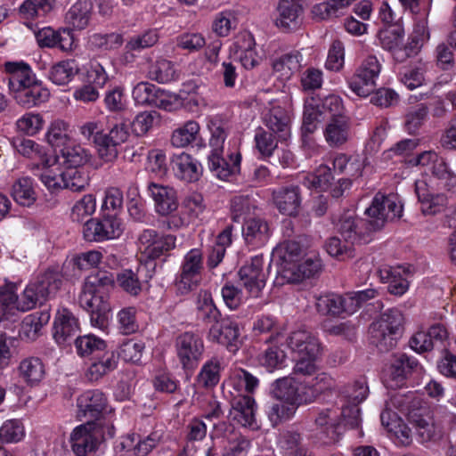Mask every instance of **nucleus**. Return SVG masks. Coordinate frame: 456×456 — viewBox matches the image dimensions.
Segmentation results:
<instances>
[{
  "label": "nucleus",
  "mask_w": 456,
  "mask_h": 456,
  "mask_svg": "<svg viewBox=\"0 0 456 456\" xmlns=\"http://www.w3.org/2000/svg\"><path fill=\"white\" fill-rule=\"evenodd\" d=\"M208 126L211 133L209 144L212 148L208 155V167L220 180H228L239 173L241 156L240 153L231 154L229 161L223 158L224 142L229 129L226 120L221 116H213Z\"/></svg>",
  "instance_id": "nucleus-1"
},
{
  "label": "nucleus",
  "mask_w": 456,
  "mask_h": 456,
  "mask_svg": "<svg viewBox=\"0 0 456 456\" xmlns=\"http://www.w3.org/2000/svg\"><path fill=\"white\" fill-rule=\"evenodd\" d=\"M404 317L398 309H388L369 327L370 341L380 352H388L395 347L402 336Z\"/></svg>",
  "instance_id": "nucleus-2"
},
{
  "label": "nucleus",
  "mask_w": 456,
  "mask_h": 456,
  "mask_svg": "<svg viewBox=\"0 0 456 456\" xmlns=\"http://www.w3.org/2000/svg\"><path fill=\"white\" fill-rule=\"evenodd\" d=\"M62 283L61 275L58 271L47 270L29 282L19 296L18 310L29 311L45 301L55 297Z\"/></svg>",
  "instance_id": "nucleus-3"
},
{
  "label": "nucleus",
  "mask_w": 456,
  "mask_h": 456,
  "mask_svg": "<svg viewBox=\"0 0 456 456\" xmlns=\"http://www.w3.org/2000/svg\"><path fill=\"white\" fill-rule=\"evenodd\" d=\"M314 423L320 433L330 441H336L342 424L351 428L359 427L361 423L360 409L355 406L349 408L344 404H341L340 407H329L319 411Z\"/></svg>",
  "instance_id": "nucleus-4"
},
{
  "label": "nucleus",
  "mask_w": 456,
  "mask_h": 456,
  "mask_svg": "<svg viewBox=\"0 0 456 456\" xmlns=\"http://www.w3.org/2000/svg\"><path fill=\"white\" fill-rule=\"evenodd\" d=\"M132 94L137 103L156 107L164 111H178L184 104L179 95L158 88L149 82L138 83Z\"/></svg>",
  "instance_id": "nucleus-5"
},
{
  "label": "nucleus",
  "mask_w": 456,
  "mask_h": 456,
  "mask_svg": "<svg viewBox=\"0 0 456 456\" xmlns=\"http://www.w3.org/2000/svg\"><path fill=\"white\" fill-rule=\"evenodd\" d=\"M403 205L395 195L376 194L366 208L367 222L372 232L382 229L386 223L402 216Z\"/></svg>",
  "instance_id": "nucleus-6"
},
{
  "label": "nucleus",
  "mask_w": 456,
  "mask_h": 456,
  "mask_svg": "<svg viewBox=\"0 0 456 456\" xmlns=\"http://www.w3.org/2000/svg\"><path fill=\"white\" fill-rule=\"evenodd\" d=\"M381 71V63L374 55L368 56L350 77L348 84L352 91L366 97L376 89V80Z\"/></svg>",
  "instance_id": "nucleus-7"
},
{
  "label": "nucleus",
  "mask_w": 456,
  "mask_h": 456,
  "mask_svg": "<svg viewBox=\"0 0 456 456\" xmlns=\"http://www.w3.org/2000/svg\"><path fill=\"white\" fill-rule=\"evenodd\" d=\"M176 356L183 370H194L202 359L205 350L203 339L193 332L179 335L175 343Z\"/></svg>",
  "instance_id": "nucleus-8"
},
{
  "label": "nucleus",
  "mask_w": 456,
  "mask_h": 456,
  "mask_svg": "<svg viewBox=\"0 0 456 456\" xmlns=\"http://www.w3.org/2000/svg\"><path fill=\"white\" fill-rule=\"evenodd\" d=\"M336 229L346 243L351 245L367 243L371 240L372 231L367 222L351 212L344 213L336 223Z\"/></svg>",
  "instance_id": "nucleus-9"
},
{
  "label": "nucleus",
  "mask_w": 456,
  "mask_h": 456,
  "mask_svg": "<svg viewBox=\"0 0 456 456\" xmlns=\"http://www.w3.org/2000/svg\"><path fill=\"white\" fill-rule=\"evenodd\" d=\"M264 257L262 255L255 256L250 262L241 266L238 275L242 286L252 297H260L265 286L266 274L264 271Z\"/></svg>",
  "instance_id": "nucleus-10"
},
{
  "label": "nucleus",
  "mask_w": 456,
  "mask_h": 456,
  "mask_svg": "<svg viewBox=\"0 0 456 456\" xmlns=\"http://www.w3.org/2000/svg\"><path fill=\"white\" fill-rule=\"evenodd\" d=\"M410 422L415 429L417 441L421 444H435L444 436L442 426L428 411L410 413Z\"/></svg>",
  "instance_id": "nucleus-11"
},
{
  "label": "nucleus",
  "mask_w": 456,
  "mask_h": 456,
  "mask_svg": "<svg viewBox=\"0 0 456 456\" xmlns=\"http://www.w3.org/2000/svg\"><path fill=\"white\" fill-rule=\"evenodd\" d=\"M203 270V254L199 248L191 249L183 257L178 281L179 289L190 291L195 289L201 281Z\"/></svg>",
  "instance_id": "nucleus-12"
},
{
  "label": "nucleus",
  "mask_w": 456,
  "mask_h": 456,
  "mask_svg": "<svg viewBox=\"0 0 456 456\" xmlns=\"http://www.w3.org/2000/svg\"><path fill=\"white\" fill-rule=\"evenodd\" d=\"M122 224L113 216H108L102 220L90 219L84 225V237L89 241H103L118 238L122 233Z\"/></svg>",
  "instance_id": "nucleus-13"
},
{
  "label": "nucleus",
  "mask_w": 456,
  "mask_h": 456,
  "mask_svg": "<svg viewBox=\"0 0 456 456\" xmlns=\"http://www.w3.org/2000/svg\"><path fill=\"white\" fill-rule=\"evenodd\" d=\"M69 443L77 456H86L94 452L99 444L96 424L92 420L76 427L70 434Z\"/></svg>",
  "instance_id": "nucleus-14"
},
{
  "label": "nucleus",
  "mask_w": 456,
  "mask_h": 456,
  "mask_svg": "<svg viewBox=\"0 0 456 456\" xmlns=\"http://www.w3.org/2000/svg\"><path fill=\"white\" fill-rule=\"evenodd\" d=\"M175 245L173 235H160L155 230H144L139 237V248L142 253L151 259H156Z\"/></svg>",
  "instance_id": "nucleus-15"
},
{
  "label": "nucleus",
  "mask_w": 456,
  "mask_h": 456,
  "mask_svg": "<svg viewBox=\"0 0 456 456\" xmlns=\"http://www.w3.org/2000/svg\"><path fill=\"white\" fill-rule=\"evenodd\" d=\"M147 191L153 200L158 215L167 216L177 210L178 197L173 187L151 182L148 183Z\"/></svg>",
  "instance_id": "nucleus-16"
},
{
  "label": "nucleus",
  "mask_w": 456,
  "mask_h": 456,
  "mask_svg": "<svg viewBox=\"0 0 456 456\" xmlns=\"http://www.w3.org/2000/svg\"><path fill=\"white\" fill-rule=\"evenodd\" d=\"M322 264L320 259L306 258L292 265L278 267V275L282 283H299L319 273Z\"/></svg>",
  "instance_id": "nucleus-17"
},
{
  "label": "nucleus",
  "mask_w": 456,
  "mask_h": 456,
  "mask_svg": "<svg viewBox=\"0 0 456 456\" xmlns=\"http://www.w3.org/2000/svg\"><path fill=\"white\" fill-rule=\"evenodd\" d=\"M286 344L295 356L318 357L321 353L318 338L305 329L291 331L286 338Z\"/></svg>",
  "instance_id": "nucleus-18"
},
{
  "label": "nucleus",
  "mask_w": 456,
  "mask_h": 456,
  "mask_svg": "<svg viewBox=\"0 0 456 456\" xmlns=\"http://www.w3.org/2000/svg\"><path fill=\"white\" fill-rule=\"evenodd\" d=\"M315 307L322 315L339 316L342 314H353L355 313V304L346 295L327 293L316 297Z\"/></svg>",
  "instance_id": "nucleus-19"
},
{
  "label": "nucleus",
  "mask_w": 456,
  "mask_h": 456,
  "mask_svg": "<svg viewBox=\"0 0 456 456\" xmlns=\"http://www.w3.org/2000/svg\"><path fill=\"white\" fill-rule=\"evenodd\" d=\"M276 11V27L286 32L291 31L300 25L304 12L303 0H279Z\"/></svg>",
  "instance_id": "nucleus-20"
},
{
  "label": "nucleus",
  "mask_w": 456,
  "mask_h": 456,
  "mask_svg": "<svg viewBox=\"0 0 456 456\" xmlns=\"http://www.w3.org/2000/svg\"><path fill=\"white\" fill-rule=\"evenodd\" d=\"M240 338L238 323L230 317L219 319L209 329L208 338L227 348L237 347Z\"/></svg>",
  "instance_id": "nucleus-21"
},
{
  "label": "nucleus",
  "mask_w": 456,
  "mask_h": 456,
  "mask_svg": "<svg viewBox=\"0 0 456 456\" xmlns=\"http://www.w3.org/2000/svg\"><path fill=\"white\" fill-rule=\"evenodd\" d=\"M34 34L40 47H58L64 52L72 49L74 38L70 28L55 30L51 27H44L35 30Z\"/></svg>",
  "instance_id": "nucleus-22"
},
{
  "label": "nucleus",
  "mask_w": 456,
  "mask_h": 456,
  "mask_svg": "<svg viewBox=\"0 0 456 456\" xmlns=\"http://www.w3.org/2000/svg\"><path fill=\"white\" fill-rule=\"evenodd\" d=\"M170 166L175 176L183 182H196L202 175L200 163L185 152L174 154L170 159Z\"/></svg>",
  "instance_id": "nucleus-23"
},
{
  "label": "nucleus",
  "mask_w": 456,
  "mask_h": 456,
  "mask_svg": "<svg viewBox=\"0 0 456 456\" xmlns=\"http://www.w3.org/2000/svg\"><path fill=\"white\" fill-rule=\"evenodd\" d=\"M351 120L348 116H330L323 134L330 147H339L350 138Z\"/></svg>",
  "instance_id": "nucleus-24"
},
{
  "label": "nucleus",
  "mask_w": 456,
  "mask_h": 456,
  "mask_svg": "<svg viewBox=\"0 0 456 456\" xmlns=\"http://www.w3.org/2000/svg\"><path fill=\"white\" fill-rule=\"evenodd\" d=\"M418 366V361L404 354L395 355L386 374L387 387L395 389L403 386L407 374Z\"/></svg>",
  "instance_id": "nucleus-25"
},
{
  "label": "nucleus",
  "mask_w": 456,
  "mask_h": 456,
  "mask_svg": "<svg viewBox=\"0 0 456 456\" xmlns=\"http://www.w3.org/2000/svg\"><path fill=\"white\" fill-rule=\"evenodd\" d=\"M415 192L424 215H436L441 212L447 203L446 196L443 193H435L426 180L416 181Z\"/></svg>",
  "instance_id": "nucleus-26"
},
{
  "label": "nucleus",
  "mask_w": 456,
  "mask_h": 456,
  "mask_svg": "<svg viewBox=\"0 0 456 456\" xmlns=\"http://www.w3.org/2000/svg\"><path fill=\"white\" fill-rule=\"evenodd\" d=\"M106 403L107 399L102 391L87 390L77 397V417L96 419L103 411Z\"/></svg>",
  "instance_id": "nucleus-27"
},
{
  "label": "nucleus",
  "mask_w": 456,
  "mask_h": 456,
  "mask_svg": "<svg viewBox=\"0 0 456 456\" xmlns=\"http://www.w3.org/2000/svg\"><path fill=\"white\" fill-rule=\"evenodd\" d=\"M273 201L280 213L297 216L301 206L300 191L297 186H284L273 191Z\"/></svg>",
  "instance_id": "nucleus-28"
},
{
  "label": "nucleus",
  "mask_w": 456,
  "mask_h": 456,
  "mask_svg": "<svg viewBox=\"0 0 456 456\" xmlns=\"http://www.w3.org/2000/svg\"><path fill=\"white\" fill-rule=\"evenodd\" d=\"M5 70L10 74L8 86L13 96L37 82L30 67L24 62H6Z\"/></svg>",
  "instance_id": "nucleus-29"
},
{
  "label": "nucleus",
  "mask_w": 456,
  "mask_h": 456,
  "mask_svg": "<svg viewBox=\"0 0 456 456\" xmlns=\"http://www.w3.org/2000/svg\"><path fill=\"white\" fill-rule=\"evenodd\" d=\"M242 236L248 245L254 248L264 246L270 238L267 222L260 217H249L244 221Z\"/></svg>",
  "instance_id": "nucleus-30"
},
{
  "label": "nucleus",
  "mask_w": 456,
  "mask_h": 456,
  "mask_svg": "<svg viewBox=\"0 0 456 456\" xmlns=\"http://www.w3.org/2000/svg\"><path fill=\"white\" fill-rule=\"evenodd\" d=\"M382 282L387 283V290L395 296L403 295L409 289V273L401 266H384L379 270Z\"/></svg>",
  "instance_id": "nucleus-31"
},
{
  "label": "nucleus",
  "mask_w": 456,
  "mask_h": 456,
  "mask_svg": "<svg viewBox=\"0 0 456 456\" xmlns=\"http://www.w3.org/2000/svg\"><path fill=\"white\" fill-rule=\"evenodd\" d=\"M53 338L61 345L79 330L78 320L67 308L59 309L54 319Z\"/></svg>",
  "instance_id": "nucleus-32"
},
{
  "label": "nucleus",
  "mask_w": 456,
  "mask_h": 456,
  "mask_svg": "<svg viewBox=\"0 0 456 456\" xmlns=\"http://www.w3.org/2000/svg\"><path fill=\"white\" fill-rule=\"evenodd\" d=\"M162 435L154 431L142 438L139 435L130 434L124 437L121 446L132 451L135 456H147L160 442Z\"/></svg>",
  "instance_id": "nucleus-33"
},
{
  "label": "nucleus",
  "mask_w": 456,
  "mask_h": 456,
  "mask_svg": "<svg viewBox=\"0 0 456 456\" xmlns=\"http://www.w3.org/2000/svg\"><path fill=\"white\" fill-rule=\"evenodd\" d=\"M255 411L254 398L249 395H240L234 400L230 415L239 425L255 428L256 426Z\"/></svg>",
  "instance_id": "nucleus-34"
},
{
  "label": "nucleus",
  "mask_w": 456,
  "mask_h": 456,
  "mask_svg": "<svg viewBox=\"0 0 456 456\" xmlns=\"http://www.w3.org/2000/svg\"><path fill=\"white\" fill-rule=\"evenodd\" d=\"M344 105L338 95H329L323 99L311 97L305 102L303 114H342Z\"/></svg>",
  "instance_id": "nucleus-35"
},
{
  "label": "nucleus",
  "mask_w": 456,
  "mask_h": 456,
  "mask_svg": "<svg viewBox=\"0 0 456 456\" xmlns=\"http://www.w3.org/2000/svg\"><path fill=\"white\" fill-rule=\"evenodd\" d=\"M50 317L48 310L27 315L21 322L19 332L20 338L27 341H35L41 335L42 328L49 322Z\"/></svg>",
  "instance_id": "nucleus-36"
},
{
  "label": "nucleus",
  "mask_w": 456,
  "mask_h": 456,
  "mask_svg": "<svg viewBox=\"0 0 456 456\" xmlns=\"http://www.w3.org/2000/svg\"><path fill=\"white\" fill-rule=\"evenodd\" d=\"M272 393L277 401L293 403L299 405L307 402L299 393V387L293 378L285 377L275 381Z\"/></svg>",
  "instance_id": "nucleus-37"
},
{
  "label": "nucleus",
  "mask_w": 456,
  "mask_h": 456,
  "mask_svg": "<svg viewBox=\"0 0 456 456\" xmlns=\"http://www.w3.org/2000/svg\"><path fill=\"white\" fill-rule=\"evenodd\" d=\"M91 0H77L66 12L65 21L73 29L82 30L88 25L92 16Z\"/></svg>",
  "instance_id": "nucleus-38"
},
{
  "label": "nucleus",
  "mask_w": 456,
  "mask_h": 456,
  "mask_svg": "<svg viewBox=\"0 0 456 456\" xmlns=\"http://www.w3.org/2000/svg\"><path fill=\"white\" fill-rule=\"evenodd\" d=\"M118 366V356L114 351H105L94 358L86 376L90 381H97L103 376L113 371Z\"/></svg>",
  "instance_id": "nucleus-39"
},
{
  "label": "nucleus",
  "mask_w": 456,
  "mask_h": 456,
  "mask_svg": "<svg viewBox=\"0 0 456 456\" xmlns=\"http://www.w3.org/2000/svg\"><path fill=\"white\" fill-rule=\"evenodd\" d=\"M19 376L29 387L37 386L45 376V367L38 357L23 359L18 367Z\"/></svg>",
  "instance_id": "nucleus-40"
},
{
  "label": "nucleus",
  "mask_w": 456,
  "mask_h": 456,
  "mask_svg": "<svg viewBox=\"0 0 456 456\" xmlns=\"http://www.w3.org/2000/svg\"><path fill=\"white\" fill-rule=\"evenodd\" d=\"M303 56L298 51L285 53L273 61V69L281 79H289L302 68Z\"/></svg>",
  "instance_id": "nucleus-41"
},
{
  "label": "nucleus",
  "mask_w": 456,
  "mask_h": 456,
  "mask_svg": "<svg viewBox=\"0 0 456 456\" xmlns=\"http://www.w3.org/2000/svg\"><path fill=\"white\" fill-rule=\"evenodd\" d=\"M303 249L295 240H286L277 245L273 250V257L278 267L292 265L302 260Z\"/></svg>",
  "instance_id": "nucleus-42"
},
{
  "label": "nucleus",
  "mask_w": 456,
  "mask_h": 456,
  "mask_svg": "<svg viewBox=\"0 0 456 456\" xmlns=\"http://www.w3.org/2000/svg\"><path fill=\"white\" fill-rule=\"evenodd\" d=\"M50 91L43 86L42 83L36 82L20 94L14 95V99L20 106L30 109L48 101Z\"/></svg>",
  "instance_id": "nucleus-43"
},
{
  "label": "nucleus",
  "mask_w": 456,
  "mask_h": 456,
  "mask_svg": "<svg viewBox=\"0 0 456 456\" xmlns=\"http://www.w3.org/2000/svg\"><path fill=\"white\" fill-rule=\"evenodd\" d=\"M379 39L382 48L389 51L395 61L396 51H400L404 37V28L401 23L389 25L380 29Z\"/></svg>",
  "instance_id": "nucleus-44"
},
{
  "label": "nucleus",
  "mask_w": 456,
  "mask_h": 456,
  "mask_svg": "<svg viewBox=\"0 0 456 456\" xmlns=\"http://www.w3.org/2000/svg\"><path fill=\"white\" fill-rule=\"evenodd\" d=\"M12 196L21 206L33 205L37 200L33 179L29 176L18 178L12 184Z\"/></svg>",
  "instance_id": "nucleus-45"
},
{
  "label": "nucleus",
  "mask_w": 456,
  "mask_h": 456,
  "mask_svg": "<svg viewBox=\"0 0 456 456\" xmlns=\"http://www.w3.org/2000/svg\"><path fill=\"white\" fill-rule=\"evenodd\" d=\"M333 167L340 174L348 176L351 181L362 176L363 160L359 156H350L340 153L333 160Z\"/></svg>",
  "instance_id": "nucleus-46"
},
{
  "label": "nucleus",
  "mask_w": 456,
  "mask_h": 456,
  "mask_svg": "<svg viewBox=\"0 0 456 456\" xmlns=\"http://www.w3.org/2000/svg\"><path fill=\"white\" fill-rule=\"evenodd\" d=\"M56 0H25L19 7L20 19L28 20L45 16L53 11Z\"/></svg>",
  "instance_id": "nucleus-47"
},
{
  "label": "nucleus",
  "mask_w": 456,
  "mask_h": 456,
  "mask_svg": "<svg viewBox=\"0 0 456 456\" xmlns=\"http://www.w3.org/2000/svg\"><path fill=\"white\" fill-rule=\"evenodd\" d=\"M196 310L198 316L208 323L217 322L221 317V313L216 306L211 293L208 290H200L198 293Z\"/></svg>",
  "instance_id": "nucleus-48"
},
{
  "label": "nucleus",
  "mask_w": 456,
  "mask_h": 456,
  "mask_svg": "<svg viewBox=\"0 0 456 456\" xmlns=\"http://www.w3.org/2000/svg\"><path fill=\"white\" fill-rule=\"evenodd\" d=\"M148 77L151 80L164 84L175 80L178 74L172 61L159 59L149 67Z\"/></svg>",
  "instance_id": "nucleus-49"
},
{
  "label": "nucleus",
  "mask_w": 456,
  "mask_h": 456,
  "mask_svg": "<svg viewBox=\"0 0 456 456\" xmlns=\"http://www.w3.org/2000/svg\"><path fill=\"white\" fill-rule=\"evenodd\" d=\"M279 446L285 456H312L304 447L301 435L295 431L282 433Z\"/></svg>",
  "instance_id": "nucleus-50"
},
{
  "label": "nucleus",
  "mask_w": 456,
  "mask_h": 456,
  "mask_svg": "<svg viewBox=\"0 0 456 456\" xmlns=\"http://www.w3.org/2000/svg\"><path fill=\"white\" fill-rule=\"evenodd\" d=\"M78 68L74 60L61 61L54 64L49 71L50 80L58 86L68 85L77 74Z\"/></svg>",
  "instance_id": "nucleus-51"
},
{
  "label": "nucleus",
  "mask_w": 456,
  "mask_h": 456,
  "mask_svg": "<svg viewBox=\"0 0 456 456\" xmlns=\"http://www.w3.org/2000/svg\"><path fill=\"white\" fill-rule=\"evenodd\" d=\"M90 314V322L93 327L104 330L108 325L110 305L107 299H94L90 306H82Z\"/></svg>",
  "instance_id": "nucleus-52"
},
{
  "label": "nucleus",
  "mask_w": 456,
  "mask_h": 456,
  "mask_svg": "<svg viewBox=\"0 0 456 456\" xmlns=\"http://www.w3.org/2000/svg\"><path fill=\"white\" fill-rule=\"evenodd\" d=\"M332 180L333 175L330 167L321 165L314 173L305 175L302 183L308 189L326 191L330 186Z\"/></svg>",
  "instance_id": "nucleus-53"
},
{
  "label": "nucleus",
  "mask_w": 456,
  "mask_h": 456,
  "mask_svg": "<svg viewBox=\"0 0 456 456\" xmlns=\"http://www.w3.org/2000/svg\"><path fill=\"white\" fill-rule=\"evenodd\" d=\"M75 346L77 354L80 356L92 354L94 358L106 351L105 341L94 335H86L77 338L75 341Z\"/></svg>",
  "instance_id": "nucleus-54"
},
{
  "label": "nucleus",
  "mask_w": 456,
  "mask_h": 456,
  "mask_svg": "<svg viewBox=\"0 0 456 456\" xmlns=\"http://www.w3.org/2000/svg\"><path fill=\"white\" fill-rule=\"evenodd\" d=\"M61 155L69 168H77L86 164L90 159L89 151L80 145L68 143L61 149Z\"/></svg>",
  "instance_id": "nucleus-55"
},
{
  "label": "nucleus",
  "mask_w": 456,
  "mask_h": 456,
  "mask_svg": "<svg viewBox=\"0 0 456 456\" xmlns=\"http://www.w3.org/2000/svg\"><path fill=\"white\" fill-rule=\"evenodd\" d=\"M368 395V387L363 381H356L347 386L340 395V403L346 407H358V404L366 399Z\"/></svg>",
  "instance_id": "nucleus-56"
},
{
  "label": "nucleus",
  "mask_w": 456,
  "mask_h": 456,
  "mask_svg": "<svg viewBox=\"0 0 456 456\" xmlns=\"http://www.w3.org/2000/svg\"><path fill=\"white\" fill-rule=\"evenodd\" d=\"M200 131V126L195 121H188L184 126L175 129L171 136L174 147L183 148L195 141Z\"/></svg>",
  "instance_id": "nucleus-57"
},
{
  "label": "nucleus",
  "mask_w": 456,
  "mask_h": 456,
  "mask_svg": "<svg viewBox=\"0 0 456 456\" xmlns=\"http://www.w3.org/2000/svg\"><path fill=\"white\" fill-rule=\"evenodd\" d=\"M220 361L217 358L207 361L198 374L199 384L204 387H215L220 379Z\"/></svg>",
  "instance_id": "nucleus-58"
},
{
  "label": "nucleus",
  "mask_w": 456,
  "mask_h": 456,
  "mask_svg": "<svg viewBox=\"0 0 456 456\" xmlns=\"http://www.w3.org/2000/svg\"><path fill=\"white\" fill-rule=\"evenodd\" d=\"M89 175L84 169L68 168L64 171L63 189L71 191H84L89 184Z\"/></svg>",
  "instance_id": "nucleus-59"
},
{
  "label": "nucleus",
  "mask_w": 456,
  "mask_h": 456,
  "mask_svg": "<svg viewBox=\"0 0 456 456\" xmlns=\"http://www.w3.org/2000/svg\"><path fill=\"white\" fill-rule=\"evenodd\" d=\"M229 383L239 392L253 393L258 386V379L242 369H235L231 373Z\"/></svg>",
  "instance_id": "nucleus-60"
},
{
  "label": "nucleus",
  "mask_w": 456,
  "mask_h": 456,
  "mask_svg": "<svg viewBox=\"0 0 456 456\" xmlns=\"http://www.w3.org/2000/svg\"><path fill=\"white\" fill-rule=\"evenodd\" d=\"M205 208L203 196L198 192L190 193L182 202L183 215L191 222L198 219L204 213Z\"/></svg>",
  "instance_id": "nucleus-61"
},
{
  "label": "nucleus",
  "mask_w": 456,
  "mask_h": 456,
  "mask_svg": "<svg viewBox=\"0 0 456 456\" xmlns=\"http://www.w3.org/2000/svg\"><path fill=\"white\" fill-rule=\"evenodd\" d=\"M46 139L52 146L63 148L70 141L69 126L61 119L55 120L48 128Z\"/></svg>",
  "instance_id": "nucleus-62"
},
{
  "label": "nucleus",
  "mask_w": 456,
  "mask_h": 456,
  "mask_svg": "<svg viewBox=\"0 0 456 456\" xmlns=\"http://www.w3.org/2000/svg\"><path fill=\"white\" fill-rule=\"evenodd\" d=\"M104 288L100 282H93L91 275L87 276L81 294L79 296V304L81 306H90L94 299H106L104 297Z\"/></svg>",
  "instance_id": "nucleus-63"
},
{
  "label": "nucleus",
  "mask_w": 456,
  "mask_h": 456,
  "mask_svg": "<svg viewBox=\"0 0 456 456\" xmlns=\"http://www.w3.org/2000/svg\"><path fill=\"white\" fill-rule=\"evenodd\" d=\"M118 330L122 334L129 335L139 330L136 322V309L133 306L122 308L117 314Z\"/></svg>",
  "instance_id": "nucleus-64"
}]
</instances>
